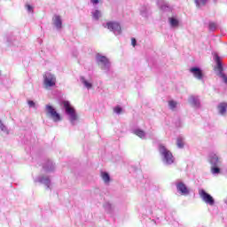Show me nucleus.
<instances>
[{
	"instance_id": "423d86ee",
	"label": "nucleus",
	"mask_w": 227,
	"mask_h": 227,
	"mask_svg": "<svg viewBox=\"0 0 227 227\" xmlns=\"http://www.w3.org/2000/svg\"><path fill=\"white\" fill-rule=\"evenodd\" d=\"M214 59L217 65L219 77L223 79V82H225V84H227V76H226V74H224V73H223V63L221 62V57H219V55H217V53H215L214 55Z\"/></svg>"
},
{
	"instance_id": "a211bd4d",
	"label": "nucleus",
	"mask_w": 227,
	"mask_h": 227,
	"mask_svg": "<svg viewBox=\"0 0 227 227\" xmlns=\"http://www.w3.org/2000/svg\"><path fill=\"white\" fill-rule=\"evenodd\" d=\"M81 82L83 84V86H85L87 88V90H91V88H93V84L90 82L87 81L86 78H84V76H82L80 78Z\"/></svg>"
},
{
	"instance_id": "9b49d317",
	"label": "nucleus",
	"mask_w": 227,
	"mask_h": 227,
	"mask_svg": "<svg viewBox=\"0 0 227 227\" xmlns=\"http://www.w3.org/2000/svg\"><path fill=\"white\" fill-rule=\"evenodd\" d=\"M209 162L211 164V166H221V158H219V156L214 153H211L209 154Z\"/></svg>"
},
{
	"instance_id": "aec40b11",
	"label": "nucleus",
	"mask_w": 227,
	"mask_h": 227,
	"mask_svg": "<svg viewBox=\"0 0 227 227\" xmlns=\"http://www.w3.org/2000/svg\"><path fill=\"white\" fill-rule=\"evenodd\" d=\"M101 178L105 184H109V182H111V176L107 172H101Z\"/></svg>"
},
{
	"instance_id": "72a5a7b5",
	"label": "nucleus",
	"mask_w": 227,
	"mask_h": 227,
	"mask_svg": "<svg viewBox=\"0 0 227 227\" xmlns=\"http://www.w3.org/2000/svg\"><path fill=\"white\" fill-rule=\"evenodd\" d=\"M92 4H98V0H90Z\"/></svg>"
},
{
	"instance_id": "2f4dec72",
	"label": "nucleus",
	"mask_w": 227,
	"mask_h": 227,
	"mask_svg": "<svg viewBox=\"0 0 227 227\" xmlns=\"http://www.w3.org/2000/svg\"><path fill=\"white\" fill-rule=\"evenodd\" d=\"M136 43H137V41H136V38H132L131 39V44L133 47H136Z\"/></svg>"
},
{
	"instance_id": "f03ea898",
	"label": "nucleus",
	"mask_w": 227,
	"mask_h": 227,
	"mask_svg": "<svg viewBox=\"0 0 227 227\" xmlns=\"http://www.w3.org/2000/svg\"><path fill=\"white\" fill-rule=\"evenodd\" d=\"M159 152L163 158V162L168 165L173 164L175 162V157H173V153L166 146L160 145H159Z\"/></svg>"
},
{
	"instance_id": "1a4fd4ad",
	"label": "nucleus",
	"mask_w": 227,
	"mask_h": 227,
	"mask_svg": "<svg viewBox=\"0 0 227 227\" xmlns=\"http://www.w3.org/2000/svg\"><path fill=\"white\" fill-rule=\"evenodd\" d=\"M176 189L178 192H180L183 196H188L189 194V188L184 184V182L177 181L176 184Z\"/></svg>"
},
{
	"instance_id": "6e6552de",
	"label": "nucleus",
	"mask_w": 227,
	"mask_h": 227,
	"mask_svg": "<svg viewBox=\"0 0 227 227\" xmlns=\"http://www.w3.org/2000/svg\"><path fill=\"white\" fill-rule=\"evenodd\" d=\"M199 194L203 201L206 202L207 205H210V207H214L215 205V200H214V197H212L210 194L207 193L205 190H200L199 192Z\"/></svg>"
},
{
	"instance_id": "2eb2a0df",
	"label": "nucleus",
	"mask_w": 227,
	"mask_h": 227,
	"mask_svg": "<svg viewBox=\"0 0 227 227\" xmlns=\"http://www.w3.org/2000/svg\"><path fill=\"white\" fill-rule=\"evenodd\" d=\"M53 24L57 29H61V27H63V20H61V16L55 15L53 17Z\"/></svg>"
},
{
	"instance_id": "bb28decb",
	"label": "nucleus",
	"mask_w": 227,
	"mask_h": 227,
	"mask_svg": "<svg viewBox=\"0 0 227 227\" xmlns=\"http://www.w3.org/2000/svg\"><path fill=\"white\" fill-rule=\"evenodd\" d=\"M195 4L200 8V6H205L207 4V0H195Z\"/></svg>"
},
{
	"instance_id": "7c9ffc66",
	"label": "nucleus",
	"mask_w": 227,
	"mask_h": 227,
	"mask_svg": "<svg viewBox=\"0 0 227 227\" xmlns=\"http://www.w3.org/2000/svg\"><path fill=\"white\" fill-rule=\"evenodd\" d=\"M26 8L29 13H33V6L27 4Z\"/></svg>"
},
{
	"instance_id": "4be33fe9",
	"label": "nucleus",
	"mask_w": 227,
	"mask_h": 227,
	"mask_svg": "<svg viewBox=\"0 0 227 227\" xmlns=\"http://www.w3.org/2000/svg\"><path fill=\"white\" fill-rule=\"evenodd\" d=\"M211 173L212 175H219L221 168H219V166H211Z\"/></svg>"
},
{
	"instance_id": "f257e3e1",
	"label": "nucleus",
	"mask_w": 227,
	"mask_h": 227,
	"mask_svg": "<svg viewBox=\"0 0 227 227\" xmlns=\"http://www.w3.org/2000/svg\"><path fill=\"white\" fill-rule=\"evenodd\" d=\"M61 106H63L66 111V114L69 116V120L72 125H75V121L77 120V114L75 113V109L70 106L69 101H62Z\"/></svg>"
},
{
	"instance_id": "9d476101",
	"label": "nucleus",
	"mask_w": 227,
	"mask_h": 227,
	"mask_svg": "<svg viewBox=\"0 0 227 227\" xmlns=\"http://www.w3.org/2000/svg\"><path fill=\"white\" fill-rule=\"evenodd\" d=\"M156 4L161 12H171V6L164 0H156Z\"/></svg>"
},
{
	"instance_id": "6ab92c4d",
	"label": "nucleus",
	"mask_w": 227,
	"mask_h": 227,
	"mask_svg": "<svg viewBox=\"0 0 227 227\" xmlns=\"http://www.w3.org/2000/svg\"><path fill=\"white\" fill-rule=\"evenodd\" d=\"M133 133L138 137H140L141 139H145V137H146V133H145L143 129H134Z\"/></svg>"
},
{
	"instance_id": "f3484780",
	"label": "nucleus",
	"mask_w": 227,
	"mask_h": 227,
	"mask_svg": "<svg viewBox=\"0 0 227 227\" xmlns=\"http://www.w3.org/2000/svg\"><path fill=\"white\" fill-rule=\"evenodd\" d=\"M43 168L44 169V171H54V164L52 163V161L48 160L43 166Z\"/></svg>"
},
{
	"instance_id": "4468645a",
	"label": "nucleus",
	"mask_w": 227,
	"mask_h": 227,
	"mask_svg": "<svg viewBox=\"0 0 227 227\" xmlns=\"http://www.w3.org/2000/svg\"><path fill=\"white\" fill-rule=\"evenodd\" d=\"M35 182H39L40 184H43L47 187V189L51 188V179L45 176H40L35 179Z\"/></svg>"
},
{
	"instance_id": "f704fd0d",
	"label": "nucleus",
	"mask_w": 227,
	"mask_h": 227,
	"mask_svg": "<svg viewBox=\"0 0 227 227\" xmlns=\"http://www.w3.org/2000/svg\"><path fill=\"white\" fill-rule=\"evenodd\" d=\"M104 207H105V208H110V207H111V204L106 203V204L104 205Z\"/></svg>"
},
{
	"instance_id": "412c9836",
	"label": "nucleus",
	"mask_w": 227,
	"mask_h": 227,
	"mask_svg": "<svg viewBox=\"0 0 227 227\" xmlns=\"http://www.w3.org/2000/svg\"><path fill=\"white\" fill-rule=\"evenodd\" d=\"M226 109H227V103H221L218 106V111L220 114H224V113H226Z\"/></svg>"
},
{
	"instance_id": "7ed1b4c3",
	"label": "nucleus",
	"mask_w": 227,
	"mask_h": 227,
	"mask_svg": "<svg viewBox=\"0 0 227 227\" xmlns=\"http://www.w3.org/2000/svg\"><path fill=\"white\" fill-rule=\"evenodd\" d=\"M103 27L112 31L116 36L121 33V26L116 21H108L106 24H103Z\"/></svg>"
},
{
	"instance_id": "a878e982",
	"label": "nucleus",
	"mask_w": 227,
	"mask_h": 227,
	"mask_svg": "<svg viewBox=\"0 0 227 227\" xmlns=\"http://www.w3.org/2000/svg\"><path fill=\"white\" fill-rule=\"evenodd\" d=\"M92 17H93L94 20H98L101 17L100 11L96 10L95 12H93Z\"/></svg>"
},
{
	"instance_id": "c85d7f7f",
	"label": "nucleus",
	"mask_w": 227,
	"mask_h": 227,
	"mask_svg": "<svg viewBox=\"0 0 227 227\" xmlns=\"http://www.w3.org/2000/svg\"><path fill=\"white\" fill-rule=\"evenodd\" d=\"M0 129H2L3 132H7L8 133V128L3 124V121H0Z\"/></svg>"
},
{
	"instance_id": "393cba45",
	"label": "nucleus",
	"mask_w": 227,
	"mask_h": 227,
	"mask_svg": "<svg viewBox=\"0 0 227 227\" xmlns=\"http://www.w3.org/2000/svg\"><path fill=\"white\" fill-rule=\"evenodd\" d=\"M176 145L179 148H184V137H178L177 139H176Z\"/></svg>"
},
{
	"instance_id": "20e7f679",
	"label": "nucleus",
	"mask_w": 227,
	"mask_h": 227,
	"mask_svg": "<svg viewBox=\"0 0 227 227\" xmlns=\"http://www.w3.org/2000/svg\"><path fill=\"white\" fill-rule=\"evenodd\" d=\"M96 61L98 63H100L102 70H106V72H109V68H111V62H109L108 58L98 53L96 56Z\"/></svg>"
},
{
	"instance_id": "39448f33",
	"label": "nucleus",
	"mask_w": 227,
	"mask_h": 227,
	"mask_svg": "<svg viewBox=\"0 0 227 227\" xmlns=\"http://www.w3.org/2000/svg\"><path fill=\"white\" fill-rule=\"evenodd\" d=\"M43 84L45 88L56 86V76L51 73H45L43 74Z\"/></svg>"
},
{
	"instance_id": "b1692460",
	"label": "nucleus",
	"mask_w": 227,
	"mask_h": 227,
	"mask_svg": "<svg viewBox=\"0 0 227 227\" xmlns=\"http://www.w3.org/2000/svg\"><path fill=\"white\" fill-rule=\"evenodd\" d=\"M217 27H218L217 23L214 21H210L208 24L209 31H215L217 29Z\"/></svg>"
},
{
	"instance_id": "cd10ccee",
	"label": "nucleus",
	"mask_w": 227,
	"mask_h": 227,
	"mask_svg": "<svg viewBox=\"0 0 227 227\" xmlns=\"http://www.w3.org/2000/svg\"><path fill=\"white\" fill-rule=\"evenodd\" d=\"M168 106H169L170 109H176V102L171 100V101L168 102Z\"/></svg>"
},
{
	"instance_id": "0eeeda50",
	"label": "nucleus",
	"mask_w": 227,
	"mask_h": 227,
	"mask_svg": "<svg viewBox=\"0 0 227 227\" xmlns=\"http://www.w3.org/2000/svg\"><path fill=\"white\" fill-rule=\"evenodd\" d=\"M45 109L46 114H48V116H51L53 121H61V115L58 114V112L56 111V109H54V107H52V106L46 105Z\"/></svg>"
},
{
	"instance_id": "473e14b6",
	"label": "nucleus",
	"mask_w": 227,
	"mask_h": 227,
	"mask_svg": "<svg viewBox=\"0 0 227 227\" xmlns=\"http://www.w3.org/2000/svg\"><path fill=\"white\" fill-rule=\"evenodd\" d=\"M29 107H35V101H28Z\"/></svg>"
},
{
	"instance_id": "dca6fc26",
	"label": "nucleus",
	"mask_w": 227,
	"mask_h": 227,
	"mask_svg": "<svg viewBox=\"0 0 227 227\" xmlns=\"http://www.w3.org/2000/svg\"><path fill=\"white\" fill-rule=\"evenodd\" d=\"M169 26L172 27H178L180 26V20L176 17L168 18Z\"/></svg>"
},
{
	"instance_id": "ddd939ff",
	"label": "nucleus",
	"mask_w": 227,
	"mask_h": 227,
	"mask_svg": "<svg viewBox=\"0 0 227 227\" xmlns=\"http://www.w3.org/2000/svg\"><path fill=\"white\" fill-rule=\"evenodd\" d=\"M189 103L197 109L201 106V103H200V97L198 96H190L189 98Z\"/></svg>"
},
{
	"instance_id": "5701e85b",
	"label": "nucleus",
	"mask_w": 227,
	"mask_h": 227,
	"mask_svg": "<svg viewBox=\"0 0 227 227\" xmlns=\"http://www.w3.org/2000/svg\"><path fill=\"white\" fill-rule=\"evenodd\" d=\"M140 13L143 17H147L148 15V7L146 5H144L140 9Z\"/></svg>"
},
{
	"instance_id": "f8f14e48",
	"label": "nucleus",
	"mask_w": 227,
	"mask_h": 227,
	"mask_svg": "<svg viewBox=\"0 0 227 227\" xmlns=\"http://www.w3.org/2000/svg\"><path fill=\"white\" fill-rule=\"evenodd\" d=\"M191 74L198 79L199 81L203 80V71H201L199 67H192L190 68Z\"/></svg>"
},
{
	"instance_id": "c756f323",
	"label": "nucleus",
	"mask_w": 227,
	"mask_h": 227,
	"mask_svg": "<svg viewBox=\"0 0 227 227\" xmlns=\"http://www.w3.org/2000/svg\"><path fill=\"white\" fill-rule=\"evenodd\" d=\"M114 113H116V114H120V113H121V107L120 106H116L114 109Z\"/></svg>"
}]
</instances>
